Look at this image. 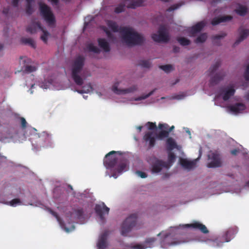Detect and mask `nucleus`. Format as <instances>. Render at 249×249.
Here are the masks:
<instances>
[{
    "mask_svg": "<svg viewBox=\"0 0 249 249\" xmlns=\"http://www.w3.org/2000/svg\"><path fill=\"white\" fill-rule=\"evenodd\" d=\"M107 26L115 33L119 32L124 42L128 46L141 45L145 40L143 36L129 27H119L117 23L112 20L107 21Z\"/></svg>",
    "mask_w": 249,
    "mask_h": 249,
    "instance_id": "f257e3e1",
    "label": "nucleus"
},
{
    "mask_svg": "<svg viewBox=\"0 0 249 249\" xmlns=\"http://www.w3.org/2000/svg\"><path fill=\"white\" fill-rule=\"evenodd\" d=\"M119 153V151H111L107 153L104 159V164L106 167L111 170L112 172V176L117 178V174L122 173L126 168V164L125 162H119L118 159L115 154Z\"/></svg>",
    "mask_w": 249,
    "mask_h": 249,
    "instance_id": "f03ea898",
    "label": "nucleus"
},
{
    "mask_svg": "<svg viewBox=\"0 0 249 249\" xmlns=\"http://www.w3.org/2000/svg\"><path fill=\"white\" fill-rule=\"evenodd\" d=\"M85 58L82 55L77 56L73 61L71 66V77L78 86H82L84 79L81 76V72L84 66Z\"/></svg>",
    "mask_w": 249,
    "mask_h": 249,
    "instance_id": "7ed1b4c3",
    "label": "nucleus"
},
{
    "mask_svg": "<svg viewBox=\"0 0 249 249\" xmlns=\"http://www.w3.org/2000/svg\"><path fill=\"white\" fill-rule=\"evenodd\" d=\"M163 235V237L160 241V245L162 248H167L171 246H176L181 243H184L185 241L178 238L170 232H160L157 234L158 236Z\"/></svg>",
    "mask_w": 249,
    "mask_h": 249,
    "instance_id": "20e7f679",
    "label": "nucleus"
},
{
    "mask_svg": "<svg viewBox=\"0 0 249 249\" xmlns=\"http://www.w3.org/2000/svg\"><path fill=\"white\" fill-rule=\"evenodd\" d=\"M137 215L135 213L131 214L125 219L121 228V233L123 236H127L132 229L137 226Z\"/></svg>",
    "mask_w": 249,
    "mask_h": 249,
    "instance_id": "39448f33",
    "label": "nucleus"
},
{
    "mask_svg": "<svg viewBox=\"0 0 249 249\" xmlns=\"http://www.w3.org/2000/svg\"><path fill=\"white\" fill-rule=\"evenodd\" d=\"M39 11L41 16L51 26L55 22V17L50 7L45 3L39 4Z\"/></svg>",
    "mask_w": 249,
    "mask_h": 249,
    "instance_id": "423d86ee",
    "label": "nucleus"
},
{
    "mask_svg": "<svg viewBox=\"0 0 249 249\" xmlns=\"http://www.w3.org/2000/svg\"><path fill=\"white\" fill-rule=\"evenodd\" d=\"M152 38L157 42H167L169 40V36L167 28L165 25H161L158 30V35L153 34Z\"/></svg>",
    "mask_w": 249,
    "mask_h": 249,
    "instance_id": "0eeeda50",
    "label": "nucleus"
},
{
    "mask_svg": "<svg viewBox=\"0 0 249 249\" xmlns=\"http://www.w3.org/2000/svg\"><path fill=\"white\" fill-rule=\"evenodd\" d=\"M95 211L97 214L99 216L102 224H104L105 222V218L104 217V214H108L109 208H108L104 202L99 204H96L95 207Z\"/></svg>",
    "mask_w": 249,
    "mask_h": 249,
    "instance_id": "6e6552de",
    "label": "nucleus"
},
{
    "mask_svg": "<svg viewBox=\"0 0 249 249\" xmlns=\"http://www.w3.org/2000/svg\"><path fill=\"white\" fill-rule=\"evenodd\" d=\"M20 59L19 63L20 65H23V67H24V70L22 69V70L25 72L29 73L34 72L37 70L36 66L28 65L31 62L30 59L28 58L25 56H21Z\"/></svg>",
    "mask_w": 249,
    "mask_h": 249,
    "instance_id": "1a4fd4ad",
    "label": "nucleus"
},
{
    "mask_svg": "<svg viewBox=\"0 0 249 249\" xmlns=\"http://www.w3.org/2000/svg\"><path fill=\"white\" fill-rule=\"evenodd\" d=\"M182 227L184 228H191L194 230H197L205 234L209 232V230L207 229L205 225L198 221H195L191 224L184 225Z\"/></svg>",
    "mask_w": 249,
    "mask_h": 249,
    "instance_id": "9d476101",
    "label": "nucleus"
},
{
    "mask_svg": "<svg viewBox=\"0 0 249 249\" xmlns=\"http://www.w3.org/2000/svg\"><path fill=\"white\" fill-rule=\"evenodd\" d=\"M208 158L211 160V161L207 165L209 168H215L221 166V162L218 154L213 153L209 155Z\"/></svg>",
    "mask_w": 249,
    "mask_h": 249,
    "instance_id": "9b49d317",
    "label": "nucleus"
},
{
    "mask_svg": "<svg viewBox=\"0 0 249 249\" xmlns=\"http://www.w3.org/2000/svg\"><path fill=\"white\" fill-rule=\"evenodd\" d=\"M237 232V230L236 227L229 228L225 231L221 237V242H229L232 238L234 237L235 234Z\"/></svg>",
    "mask_w": 249,
    "mask_h": 249,
    "instance_id": "f8f14e48",
    "label": "nucleus"
},
{
    "mask_svg": "<svg viewBox=\"0 0 249 249\" xmlns=\"http://www.w3.org/2000/svg\"><path fill=\"white\" fill-rule=\"evenodd\" d=\"M39 138L43 142V147H48L53 145L52 136L51 134L44 131L40 134Z\"/></svg>",
    "mask_w": 249,
    "mask_h": 249,
    "instance_id": "ddd939ff",
    "label": "nucleus"
},
{
    "mask_svg": "<svg viewBox=\"0 0 249 249\" xmlns=\"http://www.w3.org/2000/svg\"><path fill=\"white\" fill-rule=\"evenodd\" d=\"M151 162L152 169L153 173H158L160 172L163 167L164 166V163L161 160H159L155 157L152 158Z\"/></svg>",
    "mask_w": 249,
    "mask_h": 249,
    "instance_id": "4468645a",
    "label": "nucleus"
},
{
    "mask_svg": "<svg viewBox=\"0 0 249 249\" xmlns=\"http://www.w3.org/2000/svg\"><path fill=\"white\" fill-rule=\"evenodd\" d=\"M156 138L157 136L156 137L154 132L152 131L146 132L143 137L144 141L148 143L149 148L153 147L155 145Z\"/></svg>",
    "mask_w": 249,
    "mask_h": 249,
    "instance_id": "2eb2a0df",
    "label": "nucleus"
},
{
    "mask_svg": "<svg viewBox=\"0 0 249 249\" xmlns=\"http://www.w3.org/2000/svg\"><path fill=\"white\" fill-rule=\"evenodd\" d=\"M108 234V231H105L100 236L97 246L98 249H105L107 247V237Z\"/></svg>",
    "mask_w": 249,
    "mask_h": 249,
    "instance_id": "dca6fc26",
    "label": "nucleus"
},
{
    "mask_svg": "<svg viewBox=\"0 0 249 249\" xmlns=\"http://www.w3.org/2000/svg\"><path fill=\"white\" fill-rule=\"evenodd\" d=\"M225 76V72L223 71L216 73L214 75L211 77L210 80V86H213L217 85L219 82L223 80Z\"/></svg>",
    "mask_w": 249,
    "mask_h": 249,
    "instance_id": "f3484780",
    "label": "nucleus"
},
{
    "mask_svg": "<svg viewBox=\"0 0 249 249\" xmlns=\"http://www.w3.org/2000/svg\"><path fill=\"white\" fill-rule=\"evenodd\" d=\"M156 241V238L155 237L147 238L145 241L144 244H137L134 246V249H145L147 248H152Z\"/></svg>",
    "mask_w": 249,
    "mask_h": 249,
    "instance_id": "a211bd4d",
    "label": "nucleus"
},
{
    "mask_svg": "<svg viewBox=\"0 0 249 249\" xmlns=\"http://www.w3.org/2000/svg\"><path fill=\"white\" fill-rule=\"evenodd\" d=\"M137 90V87L133 85L132 87L124 89H119L116 86H114L112 88L113 92L117 94H125L132 93Z\"/></svg>",
    "mask_w": 249,
    "mask_h": 249,
    "instance_id": "6ab92c4d",
    "label": "nucleus"
},
{
    "mask_svg": "<svg viewBox=\"0 0 249 249\" xmlns=\"http://www.w3.org/2000/svg\"><path fill=\"white\" fill-rule=\"evenodd\" d=\"M205 26L204 21H200L192 26L189 31L191 36H195L196 34L199 33Z\"/></svg>",
    "mask_w": 249,
    "mask_h": 249,
    "instance_id": "aec40b11",
    "label": "nucleus"
},
{
    "mask_svg": "<svg viewBox=\"0 0 249 249\" xmlns=\"http://www.w3.org/2000/svg\"><path fill=\"white\" fill-rule=\"evenodd\" d=\"M232 19L231 16H224L221 17H215L213 19L211 23L213 25H216L222 22H225L230 21Z\"/></svg>",
    "mask_w": 249,
    "mask_h": 249,
    "instance_id": "412c9836",
    "label": "nucleus"
},
{
    "mask_svg": "<svg viewBox=\"0 0 249 249\" xmlns=\"http://www.w3.org/2000/svg\"><path fill=\"white\" fill-rule=\"evenodd\" d=\"M239 31L240 32V36L234 42L233 44L234 47L237 45L240 42L242 41L249 36V29H244L240 28Z\"/></svg>",
    "mask_w": 249,
    "mask_h": 249,
    "instance_id": "4be33fe9",
    "label": "nucleus"
},
{
    "mask_svg": "<svg viewBox=\"0 0 249 249\" xmlns=\"http://www.w3.org/2000/svg\"><path fill=\"white\" fill-rule=\"evenodd\" d=\"M235 92V90L233 87L226 88L222 91V98L224 101L228 100L231 96H233Z\"/></svg>",
    "mask_w": 249,
    "mask_h": 249,
    "instance_id": "5701e85b",
    "label": "nucleus"
},
{
    "mask_svg": "<svg viewBox=\"0 0 249 249\" xmlns=\"http://www.w3.org/2000/svg\"><path fill=\"white\" fill-rule=\"evenodd\" d=\"M229 110L234 113H238L246 109L245 105L243 103H236L228 107Z\"/></svg>",
    "mask_w": 249,
    "mask_h": 249,
    "instance_id": "b1692460",
    "label": "nucleus"
},
{
    "mask_svg": "<svg viewBox=\"0 0 249 249\" xmlns=\"http://www.w3.org/2000/svg\"><path fill=\"white\" fill-rule=\"evenodd\" d=\"M181 165L185 169H191L196 165V161H189L186 159H181L180 160Z\"/></svg>",
    "mask_w": 249,
    "mask_h": 249,
    "instance_id": "393cba45",
    "label": "nucleus"
},
{
    "mask_svg": "<svg viewBox=\"0 0 249 249\" xmlns=\"http://www.w3.org/2000/svg\"><path fill=\"white\" fill-rule=\"evenodd\" d=\"M166 145V149L168 151H172L178 146L176 141L172 137H169L167 139Z\"/></svg>",
    "mask_w": 249,
    "mask_h": 249,
    "instance_id": "a878e982",
    "label": "nucleus"
},
{
    "mask_svg": "<svg viewBox=\"0 0 249 249\" xmlns=\"http://www.w3.org/2000/svg\"><path fill=\"white\" fill-rule=\"evenodd\" d=\"M98 45L105 52H109L110 50V47L109 43L104 38L98 39Z\"/></svg>",
    "mask_w": 249,
    "mask_h": 249,
    "instance_id": "bb28decb",
    "label": "nucleus"
},
{
    "mask_svg": "<svg viewBox=\"0 0 249 249\" xmlns=\"http://www.w3.org/2000/svg\"><path fill=\"white\" fill-rule=\"evenodd\" d=\"M84 211L83 208L74 209L71 214V217L73 218L80 219L83 217Z\"/></svg>",
    "mask_w": 249,
    "mask_h": 249,
    "instance_id": "cd10ccee",
    "label": "nucleus"
},
{
    "mask_svg": "<svg viewBox=\"0 0 249 249\" xmlns=\"http://www.w3.org/2000/svg\"><path fill=\"white\" fill-rule=\"evenodd\" d=\"M143 3V0H132L126 6L128 8L135 9L137 7L142 6Z\"/></svg>",
    "mask_w": 249,
    "mask_h": 249,
    "instance_id": "c85d7f7f",
    "label": "nucleus"
},
{
    "mask_svg": "<svg viewBox=\"0 0 249 249\" xmlns=\"http://www.w3.org/2000/svg\"><path fill=\"white\" fill-rule=\"evenodd\" d=\"M37 25L38 28L42 31L43 34L41 36V39L45 43L47 42L48 36L49 35L47 31L45 30L43 27L41 25L40 23H37Z\"/></svg>",
    "mask_w": 249,
    "mask_h": 249,
    "instance_id": "c756f323",
    "label": "nucleus"
},
{
    "mask_svg": "<svg viewBox=\"0 0 249 249\" xmlns=\"http://www.w3.org/2000/svg\"><path fill=\"white\" fill-rule=\"evenodd\" d=\"M235 12L241 16H244L248 12V8L242 5H239L237 9L235 10Z\"/></svg>",
    "mask_w": 249,
    "mask_h": 249,
    "instance_id": "7c9ffc66",
    "label": "nucleus"
},
{
    "mask_svg": "<svg viewBox=\"0 0 249 249\" xmlns=\"http://www.w3.org/2000/svg\"><path fill=\"white\" fill-rule=\"evenodd\" d=\"M92 89V87L90 83L87 84L82 87V89H78L76 91L79 93H89Z\"/></svg>",
    "mask_w": 249,
    "mask_h": 249,
    "instance_id": "2f4dec72",
    "label": "nucleus"
},
{
    "mask_svg": "<svg viewBox=\"0 0 249 249\" xmlns=\"http://www.w3.org/2000/svg\"><path fill=\"white\" fill-rule=\"evenodd\" d=\"M221 65V61L217 60L213 65L209 69V75H211L217 69L220 67Z\"/></svg>",
    "mask_w": 249,
    "mask_h": 249,
    "instance_id": "473e14b6",
    "label": "nucleus"
},
{
    "mask_svg": "<svg viewBox=\"0 0 249 249\" xmlns=\"http://www.w3.org/2000/svg\"><path fill=\"white\" fill-rule=\"evenodd\" d=\"M87 48L89 52H93L95 53H100V49L96 46H94L92 43L88 44L87 45Z\"/></svg>",
    "mask_w": 249,
    "mask_h": 249,
    "instance_id": "72a5a7b5",
    "label": "nucleus"
},
{
    "mask_svg": "<svg viewBox=\"0 0 249 249\" xmlns=\"http://www.w3.org/2000/svg\"><path fill=\"white\" fill-rule=\"evenodd\" d=\"M21 41L23 44H28L34 48L36 47L34 40L31 38H23L21 39Z\"/></svg>",
    "mask_w": 249,
    "mask_h": 249,
    "instance_id": "f704fd0d",
    "label": "nucleus"
},
{
    "mask_svg": "<svg viewBox=\"0 0 249 249\" xmlns=\"http://www.w3.org/2000/svg\"><path fill=\"white\" fill-rule=\"evenodd\" d=\"M207 38L206 33H203L200 35L195 40V43H199L204 42Z\"/></svg>",
    "mask_w": 249,
    "mask_h": 249,
    "instance_id": "c9c22d12",
    "label": "nucleus"
},
{
    "mask_svg": "<svg viewBox=\"0 0 249 249\" xmlns=\"http://www.w3.org/2000/svg\"><path fill=\"white\" fill-rule=\"evenodd\" d=\"M169 135V131L165 130H161L157 135V138L160 140H162L163 138H168Z\"/></svg>",
    "mask_w": 249,
    "mask_h": 249,
    "instance_id": "e433bc0d",
    "label": "nucleus"
},
{
    "mask_svg": "<svg viewBox=\"0 0 249 249\" xmlns=\"http://www.w3.org/2000/svg\"><path fill=\"white\" fill-rule=\"evenodd\" d=\"M34 0H26L27 5L26 8V12L28 15H31L33 12V8L32 6V2Z\"/></svg>",
    "mask_w": 249,
    "mask_h": 249,
    "instance_id": "4c0bfd02",
    "label": "nucleus"
},
{
    "mask_svg": "<svg viewBox=\"0 0 249 249\" xmlns=\"http://www.w3.org/2000/svg\"><path fill=\"white\" fill-rule=\"evenodd\" d=\"M177 40L181 45L183 46L188 45L190 44V40L184 37H178Z\"/></svg>",
    "mask_w": 249,
    "mask_h": 249,
    "instance_id": "58836bf2",
    "label": "nucleus"
},
{
    "mask_svg": "<svg viewBox=\"0 0 249 249\" xmlns=\"http://www.w3.org/2000/svg\"><path fill=\"white\" fill-rule=\"evenodd\" d=\"M39 23V22H35L32 24V25L29 26L26 30L28 32L33 34L36 32V28H38V27L37 25V23Z\"/></svg>",
    "mask_w": 249,
    "mask_h": 249,
    "instance_id": "ea45409f",
    "label": "nucleus"
},
{
    "mask_svg": "<svg viewBox=\"0 0 249 249\" xmlns=\"http://www.w3.org/2000/svg\"><path fill=\"white\" fill-rule=\"evenodd\" d=\"M139 65L143 68H149L151 67V64L149 60H142L140 61Z\"/></svg>",
    "mask_w": 249,
    "mask_h": 249,
    "instance_id": "a19ab883",
    "label": "nucleus"
},
{
    "mask_svg": "<svg viewBox=\"0 0 249 249\" xmlns=\"http://www.w3.org/2000/svg\"><path fill=\"white\" fill-rule=\"evenodd\" d=\"M159 68L166 72H169L173 70V67L170 64L160 65Z\"/></svg>",
    "mask_w": 249,
    "mask_h": 249,
    "instance_id": "79ce46f5",
    "label": "nucleus"
},
{
    "mask_svg": "<svg viewBox=\"0 0 249 249\" xmlns=\"http://www.w3.org/2000/svg\"><path fill=\"white\" fill-rule=\"evenodd\" d=\"M48 211L50 212V213H51L54 217L56 218L57 221L60 223V225H62V221L61 218L59 217L58 214L57 213L54 212L51 209H49L48 210Z\"/></svg>",
    "mask_w": 249,
    "mask_h": 249,
    "instance_id": "37998d69",
    "label": "nucleus"
},
{
    "mask_svg": "<svg viewBox=\"0 0 249 249\" xmlns=\"http://www.w3.org/2000/svg\"><path fill=\"white\" fill-rule=\"evenodd\" d=\"M124 8H125V4L124 3H121L115 8V9L114 10V12L117 14L120 13L124 11Z\"/></svg>",
    "mask_w": 249,
    "mask_h": 249,
    "instance_id": "c03bdc74",
    "label": "nucleus"
},
{
    "mask_svg": "<svg viewBox=\"0 0 249 249\" xmlns=\"http://www.w3.org/2000/svg\"><path fill=\"white\" fill-rule=\"evenodd\" d=\"M22 203L19 198H14L9 202V204L11 206L15 207L17 205H20Z\"/></svg>",
    "mask_w": 249,
    "mask_h": 249,
    "instance_id": "a18cd8bd",
    "label": "nucleus"
},
{
    "mask_svg": "<svg viewBox=\"0 0 249 249\" xmlns=\"http://www.w3.org/2000/svg\"><path fill=\"white\" fill-rule=\"evenodd\" d=\"M168 159L169 162L173 163L176 160V156L173 152L172 151H168Z\"/></svg>",
    "mask_w": 249,
    "mask_h": 249,
    "instance_id": "49530a36",
    "label": "nucleus"
},
{
    "mask_svg": "<svg viewBox=\"0 0 249 249\" xmlns=\"http://www.w3.org/2000/svg\"><path fill=\"white\" fill-rule=\"evenodd\" d=\"M227 36V34L225 33H222L220 35H217L213 37V40H218L225 37Z\"/></svg>",
    "mask_w": 249,
    "mask_h": 249,
    "instance_id": "de8ad7c7",
    "label": "nucleus"
},
{
    "mask_svg": "<svg viewBox=\"0 0 249 249\" xmlns=\"http://www.w3.org/2000/svg\"><path fill=\"white\" fill-rule=\"evenodd\" d=\"M148 129L150 130H154L157 128V126L155 123L148 122L147 123Z\"/></svg>",
    "mask_w": 249,
    "mask_h": 249,
    "instance_id": "09e8293b",
    "label": "nucleus"
},
{
    "mask_svg": "<svg viewBox=\"0 0 249 249\" xmlns=\"http://www.w3.org/2000/svg\"><path fill=\"white\" fill-rule=\"evenodd\" d=\"M158 128L160 129H164L165 130H168L169 125L167 124H159L158 125Z\"/></svg>",
    "mask_w": 249,
    "mask_h": 249,
    "instance_id": "8fccbe9b",
    "label": "nucleus"
},
{
    "mask_svg": "<svg viewBox=\"0 0 249 249\" xmlns=\"http://www.w3.org/2000/svg\"><path fill=\"white\" fill-rule=\"evenodd\" d=\"M20 122H21V127L23 129H25L27 127V123L23 117H20Z\"/></svg>",
    "mask_w": 249,
    "mask_h": 249,
    "instance_id": "3c124183",
    "label": "nucleus"
},
{
    "mask_svg": "<svg viewBox=\"0 0 249 249\" xmlns=\"http://www.w3.org/2000/svg\"><path fill=\"white\" fill-rule=\"evenodd\" d=\"M180 6V5L178 4H174L169 7L166 11L168 12H171L174 11L177 9H178Z\"/></svg>",
    "mask_w": 249,
    "mask_h": 249,
    "instance_id": "603ef678",
    "label": "nucleus"
},
{
    "mask_svg": "<svg viewBox=\"0 0 249 249\" xmlns=\"http://www.w3.org/2000/svg\"><path fill=\"white\" fill-rule=\"evenodd\" d=\"M156 89H154L153 90L151 91L150 92H149L148 94L140 97V99H145L149 97L150 96H151V95H152L154 93V92L156 91Z\"/></svg>",
    "mask_w": 249,
    "mask_h": 249,
    "instance_id": "864d4df0",
    "label": "nucleus"
},
{
    "mask_svg": "<svg viewBox=\"0 0 249 249\" xmlns=\"http://www.w3.org/2000/svg\"><path fill=\"white\" fill-rule=\"evenodd\" d=\"M136 173L137 175L140 176L142 178H145L147 177V175L145 173L141 171H137Z\"/></svg>",
    "mask_w": 249,
    "mask_h": 249,
    "instance_id": "5fc2aeb1",
    "label": "nucleus"
},
{
    "mask_svg": "<svg viewBox=\"0 0 249 249\" xmlns=\"http://www.w3.org/2000/svg\"><path fill=\"white\" fill-rule=\"evenodd\" d=\"M105 32H106L107 37L111 39H113L114 38V35L107 29L105 30Z\"/></svg>",
    "mask_w": 249,
    "mask_h": 249,
    "instance_id": "6e6d98bb",
    "label": "nucleus"
},
{
    "mask_svg": "<svg viewBox=\"0 0 249 249\" xmlns=\"http://www.w3.org/2000/svg\"><path fill=\"white\" fill-rule=\"evenodd\" d=\"M244 77L246 80H249V65L247 67L246 71L244 74Z\"/></svg>",
    "mask_w": 249,
    "mask_h": 249,
    "instance_id": "4d7b16f0",
    "label": "nucleus"
},
{
    "mask_svg": "<svg viewBox=\"0 0 249 249\" xmlns=\"http://www.w3.org/2000/svg\"><path fill=\"white\" fill-rule=\"evenodd\" d=\"M239 149H234L231 151V153L233 155H236L238 153H239Z\"/></svg>",
    "mask_w": 249,
    "mask_h": 249,
    "instance_id": "13d9d810",
    "label": "nucleus"
},
{
    "mask_svg": "<svg viewBox=\"0 0 249 249\" xmlns=\"http://www.w3.org/2000/svg\"><path fill=\"white\" fill-rule=\"evenodd\" d=\"M19 0H12V4L14 7H17L18 6Z\"/></svg>",
    "mask_w": 249,
    "mask_h": 249,
    "instance_id": "bf43d9fd",
    "label": "nucleus"
},
{
    "mask_svg": "<svg viewBox=\"0 0 249 249\" xmlns=\"http://www.w3.org/2000/svg\"><path fill=\"white\" fill-rule=\"evenodd\" d=\"M9 7L4 8L3 9L2 13L5 15H7L9 13Z\"/></svg>",
    "mask_w": 249,
    "mask_h": 249,
    "instance_id": "052dcab7",
    "label": "nucleus"
},
{
    "mask_svg": "<svg viewBox=\"0 0 249 249\" xmlns=\"http://www.w3.org/2000/svg\"><path fill=\"white\" fill-rule=\"evenodd\" d=\"M180 48L178 47L175 46L173 48V51L175 53H178L179 51Z\"/></svg>",
    "mask_w": 249,
    "mask_h": 249,
    "instance_id": "680f3d73",
    "label": "nucleus"
},
{
    "mask_svg": "<svg viewBox=\"0 0 249 249\" xmlns=\"http://www.w3.org/2000/svg\"><path fill=\"white\" fill-rule=\"evenodd\" d=\"M245 98L247 101L249 102V91L247 92L245 95Z\"/></svg>",
    "mask_w": 249,
    "mask_h": 249,
    "instance_id": "e2e57ef3",
    "label": "nucleus"
},
{
    "mask_svg": "<svg viewBox=\"0 0 249 249\" xmlns=\"http://www.w3.org/2000/svg\"><path fill=\"white\" fill-rule=\"evenodd\" d=\"M179 81V79H177L174 82H172L171 83V84L172 86H174L175 84H176L177 83H178Z\"/></svg>",
    "mask_w": 249,
    "mask_h": 249,
    "instance_id": "0e129e2a",
    "label": "nucleus"
},
{
    "mask_svg": "<svg viewBox=\"0 0 249 249\" xmlns=\"http://www.w3.org/2000/svg\"><path fill=\"white\" fill-rule=\"evenodd\" d=\"M174 128V125H172L171 127H170L168 130H167V131H169V133L172 131L173 130V129Z\"/></svg>",
    "mask_w": 249,
    "mask_h": 249,
    "instance_id": "69168bd1",
    "label": "nucleus"
},
{
    "mask_svg": "<svg viewBox=\"0 0 249 249\" xmlns=\"http://www.w3.org/2000/svg\"><path fill=\"white\" fill-rule=\"evenodd\" d=\"M54 3H57L58 2V0H51Z\"/></svg>",
    "mask_w": 249,
    "mask_h": 249,
    "instance_id": "338daca9",
    "label": "nucleus"
},
{
    "mask_svg": "<svg viewBox=\"0 0 249 249\" xmlns=\"http://www.w3.org/2000/svg\"><path fill=\"white\" fill-rule=\"evenodd\" d=\"M142 127V126H139L137 128L139 130V131H141Z\"/></svg>",
    "mask_w": 249,
    "mask_h": 249,
    "instance_id": "774afa93",
    "label": "nucleus"
}]
</instances>
